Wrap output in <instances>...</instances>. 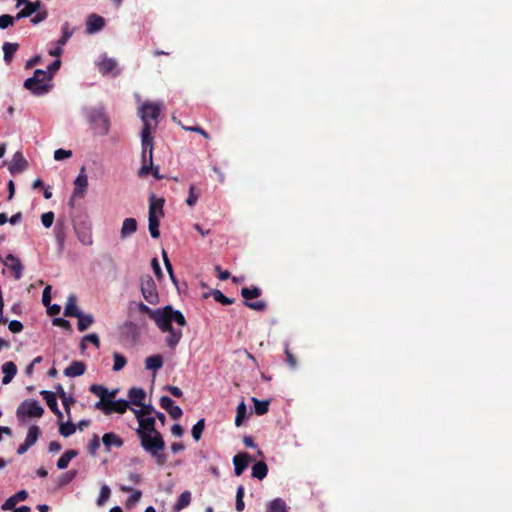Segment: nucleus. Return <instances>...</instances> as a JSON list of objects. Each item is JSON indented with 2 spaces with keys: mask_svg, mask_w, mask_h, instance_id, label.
Returning a JSON list of instances; mask_svg holds the SVG:
<instances>
[{
  "mask_svg": "<svg viewBox=\"0 0 512 512\" xmlns=\"http://www.w3.org/2000/svg\"><path fill=\"white\" fill-rule=\"evenodd\" d=\"M140 406V409H132L138 421L136 434L144 451L155 460L157 465L163 466L167 462V455L163 453L164 438L156 429V421L153 416L156 410L151 404L142 403Z\"/></svg>",
  "mask_w": 512,
  "mask_h": 512,
  "instance_id": "f257e3e1",
  "label": "nucleus"
},
{
  "mask_svg": "<svg viewBox=\"0 0 512 512\" xmlns=\"http://www.w3.org/2000/svg\"><path fill=\"white\" fill-rule=\"evenodd\" d=\"M137 309L147 314L162 332L168 334L165 339L166 345L172 350L175 349L183 336L181 328L187 324L183 313L180 310L174 309L171 305L151 309L142 302L137 304Z\"/></svg>",
  "mask_w": 512,
  "mask_h": 512,
  "instance_id": "f03ea898",
  "label": "nucleus"
},
{
  "mask_svg": "<svg viewBox=\"0 0 512 512\" xmlns=\"http://www.w3.org/2000/svg\"><path fill=\"white\" fill-rule=\"evenodd\" d=\"M81 114L88 123L90 129L98 136H106L111 129V119L104 104L94 106H83Z\"/></svg>",
  "mask_w": 512,
  "mask_h": 512,
  "instance_id": "7ed1b4c3",
  "label": "nucleus"
},
{
  "mask_svg": "<svg viewBox=\"0 0 512 512\" xmlns=\"http://www.w3.org/2000/svg\"><path fill=\"white\" fill-rule=\"evenodd\" d=\"M51 76L45 70L36 69L32 77L24 81V87L35 96H43L47 94L52 85L50 84Z\"/></svg>",
  "mask_w": 512,
  "mask_h": 512,
  "instance_id": "20e7f679",
  "label": "nucleus"
},
{
  "mask_svg": "<svg viewBox=\"0 0 512 512\" xmlns=\"http://www.w3.org/2000/svg\"><path fill=\"white\" fill-rule=\"evenodd\" d=\"M164 202L163 198H156L154 194L149 198L148 229L151 237L155 239L160 236L159 222L164 214Z\"/></svg>",
  "mask_w": 512,
  "mask_h": 512,
  "instance_id": "39448f33",
  "label": "nucleus"
},
{
  "mask_svg": "<svg viewBox=\"0 0 512 512\" xmlns=\"http://www.w3.org/2000/svg\"><path fill=\"white\" fill-rule=\"evenodd\" d=\"M163 104L161 102L146 101L139 109V116L143 122V127L155 129L158 125V118L160 116Z\"/></svg>",
  "mask_w": 512,
  "mask_h": 512,
  "instance_id": "423d86ee",
  "label": "nucleus"
},
{
  "mask_svg": "<svg viewBox=\"0 0 512 512\" xmlns=\"http://www.w3.org/2000/svg\"><path fill=\"white\" fill-rule=\"evenodd\" d=\"M44 409L37 400L27 399L21 402L16 410L18 420L23 421L28 417L39 418L43 415Z\"/></svg>",
  "mask_w": 512,
  "mask_h": 512,
  "instance_id": "0eeeda50",
  "label": "nucleus"
},
{
  "mask_svg": "<svg viewBox=\"0 0 512 512\" xmlns=\"http://www.w3.org/2000/svg\"><path fill=\"white\" fill-rule=\"evenodd\" d=\"M141 293L144 299L150 304H156L159 301L156 284L150 275H145L140 279Z\"/></svg>",
  "mask_w": 512,
  "mask_h": 512,
  "instance_id": "6e6552de",
  "label": "nucleus"
},
{
  "mask_svg": "<svg viewBox=\"0 0 512 512\" xmlns=\"http://www.w3.org/2000/svg\"><path fill=\"white\" fill-rule=\"evenodd\" d=\"M261 295V290L257 287L248 288L244 287L241 289V296L245 299V305L250 309L256 311H263L266 308V304L263 301L249 302V300L257 298Z\"/></svg>",
  "mask_w": 512,
  "mask_h": 512,
  "instance_id": "1a4fd4ad",
  "label": "nucleus"
},
{
  "mask_svg": "<svg viewBox=\"0 0 512 512\" xmlns=\"http://www.w3.org/2000/svg\"><path fill=\"white\" fill-rule=\"evenodd\" d=\"M128 406H129V402L125 399H118V400L107 399V402H106L105 406L102 407L101 411H103V413L106 415H110L114 412L123 414L126 412Z\"/></svg>",
  "mask_w": 512,
  "mask_h": 512,
  "instance_id": "9d476101",
  "label": "nucleus"
},
{
  "mask_svg": "<svg viewBox=\"0 0 512 512\" xmlns=\"http://www.w3.org/2000/svg\"><path fill=\"white\" fill-rule=\"evenodd\" d=\"M97 66L102 75L112 74L117 76L120 74V70H117V62L113 58L103 56L97 63Z\"/></svg>",
  "mask_w": 512,
  "mask_h": 512,
  "instance_id": "9b49d317",
  "label": "nucleus"
},
{
  "mask_svg": "<svg viewBox=\"0 0 512 512\" xmlns=\"http://www.w3.org/2000/svg\"><path fill=\"white\" fill-rule=\"evenodd\" d=\"M159 404L161 408L166 410L170 417L174 420L179 419L183 414L182 409L175 405L174 401L168 396H162L159 400Z\"/></svg>",
  "mask_w": 512,
  "mask_h": 512,
  "instance_id": "f8f14e48",
  "label": "nucleus"
},
{
  "mask_svg": "<svg viewBox=\"0 0 512 512\" xmlns=\"http://www.w3.org/2000/svg\"><path fill=\"white\" fill-rule=\"evenodd\" d=\"M28 163L21 152L17 151L14 153L9 165L8 170L12 175L21 173L26 169Z\"/></svg>",
  "mask_w": 512,
  "mask_h": 512,
  "instance_id": "ddd939ff",
  "label": "nucleus"
},
{
  "mask_svg": "<svg viewBox=\"0 0 512 512\" xmlns=\"http://www.w3.org/2000/svg\"><path fill=\"white\" fill-rule=\"evenodd\" d=\"M105 26V20L103 17L97 14H90L86 20V33L95 34L101 31Z\"/></svg>",
  "mask_w": 512,
  "mask_h": 512,
  "instance_id": "4468645a",
  "label": "nucleus"
},
{
  "mask_svg": "<svg viewBox=\"0 0 512 512\" xmlns=\"http://www.w3.org/2000/svg\"><path fill=\"white\" fill-rule=\"evenodd\" d=\"M88 187V177L85 173V167H82L80 173L74 180V197H82Z\"/></svg>",
  "mask_w": 512,
  "mask_h": 512,
  "instance_id": "2eb2a0df",
  "label": "nucleus"
},
{
  "mask_svg": "<svg viewBox=\"0 0 512 512\" xmlns=\"http://www.w3.org/2000/svg\"><path fill=\"white\" fill-rule=\"evenodd\" d=\"M251 457L246 452L238 453L233 457L234 473L240 476L248 467Z\"/></svg>",
  "mask_w": 512,
  "mask_h": 512,
  "instance_id": "dca6fc26",
  "label": "nucleus"
},
{
  "mask_svg": "<svg viewBox=\"0 0 512 512\" xmlns=\"http://www.w3.org/2000/svg\"><path fill=\"white\" fill-rule=\"evenodd\" d=\"M142 166L138 171L140 177L147 176L153 168V152L148 150H142L141 153Z\"/></svg>",
  "mask_w": 512,
  "mask_h": 512,
  "instance_id": "f3484780",
  "label": "nucleus"
},
{
  "mask_svg": "<svg viewBox=\"0 0 512 512\" xmlns=\"http://www.w3.org/2000/svg\"><path fill=\"white\" fill-rule=\"evenodd\" d=\"M75 232L78 240L86 246H91L93 244L92 232L90 225L81 224L80 226L75 228Z\"/></svg>",
  "mask_w": 512,
  "mask_h": 512,
  "instance_id": "a211bd4d",
  "label": "nucleus"
},
{
  "mask_svg": "<svg viewBox=\"0 0 512 512\" xmlns=\"http://www.w3.org/2000/svg\"><path fill=\"white\" fill-rule=\"evenodd\" d=\"M102 442L106 451H110L112 447L121 448L124 444L122 438L114 432L105 433L102 436Z\"/></svg>",
  "mask_w": 512,
  "mask_h": 512,
  "instance_id": "6ab92c4d",
  "label": "nucleus"
},
{
  "mask_svg": "<svg viewBox=\"0 0 512 512\" xmlns=\"http://www.w3.org/2000/svg\"><path fill=\"white\" fill-rule=\"evenodd\" d=\"M40 394L45 399L48 407L57 416V418L58 419H62L63 418V414H62V412L58 408V403H57V399H56L55 394L53 392H51V391H48V390H42L40 392Z\"/></svg>",
  "mask_w": 512,
  "mask_h": 512,
  "instance_id": "aec40b11",
  "label": "nucleus"
},
{
  "mask_svg": "<svg viewBox=\"0 0 512 512\" xmlns=\"http://www.w3.org/2000/svg\"><path fill=\"white\" fill-rule=\"evenodd\" d=\"M41 8V1L37 0L35 2L28 1L24 4V8L21 9L16 15V20H21L23 18L31 17L36 11Z\"/></svg>",
  "mask_w": 512,
  "mask_h": 512,
  "instance_id": "412c9836",
  "label": "nucleus"
},
{
  "mask_svg": "<svg viewBox=\"0 0 512 512\" xmlns=\"http://www.w3.org/2000/svg\"><path fill=\"white\" fill-rule=\"evenodd\" d=\"M89 390L100 398V400L95 404V407L101 410L107 402L106 398L108 396V389L103 385L93 384L90 386Z\"/></svg>",
  "mask_w": 512,
  "mask_h": 512,
  "instance_id": "4be33fe9",
  "label": "nucleus"
},
{
  "mask_svg": "<svg viewBox=\"0 0 512 512\" xmlns=\"http://www.w3.org/2000/svg\"><path fill=\"white\" fill-rule=\"evenodd\" d=\"M28 498L26 490H20L11 497H9L1 506L2 510L8 511L14 509L16 504L20 501H25Z\"/></svg>",
  "mask_w": 512,
  "mask_h": 512,
  "instance_id": "5701e85b",
  "label": "nucleus"
},
{
  "mask_svg": "<svg viewBox=\"0 0 512 512\" xmlns=\"http://www.w3.org/2000/svg\"><path fill=\"white\" fill-rule=\"evenodd\" d=\"M77 298L71 294L68 296L67 303L64 308V315L66 317L78 318L83 312L76 305Z\"/></svg>",
  "mask_w": 512,
  "mask_h": 512,
  "instance_id": "b1692460",
  "label": "nucleus"
},
{
  "mask_svg": "<svg viewBox=\"0 0 512 512\" xmlns=\"http://www.w3.org/2000/svg\"><path fill=\"white\" fill-rule=\"evenodd\" d=\"M86 365L82 361H73L64 370V375L67 377H78L85 373Z\"/></svg>",
  "mask_w": 512,
  "mask_h": 512,
  "instance_id": "393cba45",
  "label": "nucleus"
},
{
  "mask_svg": "<svg viewBox=\"0 0 512 512\" xmlns=\"http://www.w3.org/2000/svg\"><path fill=\"white\" fill-rule=\"evenodd\" d=\"M145 397H146V392L143 388L132 387L128 391L129 400H127V401L133 405L139 406V405H142Z\"/></svg>",
  "mask_w": 512,
  "mask_h": 512,
  "instance_id": "a878e982",
  "label": "nucleus"
},
{
  "mask_svg": "<svg viewBox=\"0 0 512 512\" xmlns=\"http://www.w3.org/2000/svg\"><path fill=\"white\" fill-rule=\"evenodd\" d=\"M153 130L154 129H150L148 125H146V127H142L140 134L142 150H148L149 152H153Z\"/></svg>",
  "mask_w": 512,
  "mask_h": 512,
  "instance_id": "bb28decb",
  "label": "nucleus"
},
{
  "mask_svg": "<svg viewBox=\"0 0 512 512\" xmlns=\"http://www.w3.org/2000/svg\"><path fill=\"white\" fill-rule=\"evenodd\" d=\"M2 372L4 374L2 378V384L7 385L15 377L17 373V366L12 361L5 362L2 365Z\"/></svg>",
  "mask_w": 512,
  "mask_h": 512,
  "instance_id": "cd10ccee",
  "label": "nucleus"
},
{
  "mask_svg": "<svg viewBox=\"0 0 512 512\" xmlns=\"http://www.w3.org/2000/svg\"><path fill=\"white\" fill-rule=\"evenodd\" d=\"M137 230V221L134 218H126L122 223V227L120 230V237L122 239H126L132 234H134Z\"/></svg>",
  "mask_w": 512,
  "mask_h": 512,
  "instance_id": "c85d7f7f",
  "label": "nucleus"
},
{
  "mask_svg": "<svg viewBox=\"0 0 512 512\" xmlns=\"http://www.w3.org/2000/svg\"><path fill=\"white\" fill-rule=\"evenodd\" d=\"M7 262H10L9 268L13 272V276L16 280H19L23 275V265L19 258L15 257L12 254H9L6 257Z\"/></svg>",
  "mask_w": 512,
  "mask_h": 512,
  "instance_id": "c756f323",
  "label": "nucleus"
},
{
  "mask_svg": "<svg viewBox=\"0 0 512 512\" xmlns=\"http://www.w3.org/2000/svg\"><path fill=\"white\" fill-rule=\"evenodd\" d=\"M19 49L18 43L4 42L2 46L3 50V60L7 65H10L15 53Z\"/></svg>",
  "mask_w": 512,
  "mask_h": 512,
  "instance_id": "7c9ffc66",
  "label": "nucleus"
},
{
  "mask_svg": "<svg viewBox=\"0 0 512 512\" xmlns=\"http://www.w3.org/2000/svg\"><path fill=\"white\" fill-rule=\"evenodd\" d=\"M78 455V451L70 449L65 451L57 461V468L64 470L68 467L70 461Z\"/></svg>",
  "mask_w": 512,
  "mask_h": 512,
  "instance_id": "2f4dec72",
  "label": "nucleus"
},
{
  "mask_svg": "<svg viewBox=\"0 0 512 512\" xmlns=\"http://www.w3.org/2000/svg\"><path fill=\"white\" fill-rule=\"evenodd\" d=\"M163 366V357L160 354L149 356L145 359V368L156 372Z\"/></svg>",
  "mask_w": 512,
  "mask_h": 512,
  "instance_id": "473e14b6",
  "label": "nucleus"
},
{
  "mask_svg": "<svg viewBox=\"0 0 512 512\" xmlns=\"http://www.w3.org/2000/svg\"><path fill=\"white\" fill-rule=\"evenodd\" d=\"M268 473L267 464L263 461H258L252 466L251 476L258 480H263Z\"/></svg>",
  "mask_w": 512,
  "mask_h": 512,
  "instance_id": "72a5a7b5",
  "label": "nucleus"
},
{
  "mask_svg": "<svg viewBox=\"0 0 512 512\" xmlns=\"http://www.w3.org/2000/svg\"><path fill=\"white\" fill-rule=\"evenodd\" d=\"M265 512H288V507L283 499L275 498L267 504Z\"/></svg>",
  "mask_w": 512,
  "mask_h": 512,
  "instance_id": "f704fd0d",
  "label": "nucleus"
},
{
  "mask_svg": "<svg viewBox=\"0 0 512 512\" xmlns=\"http://www.w3.org/2000/svg\"><path fill=\"white\" fill-rule=\"evenodd\" d=\"M191 502V493L189 491H184L178 497L176 503L174 504V511L179 512L185 507H187Z\"/></svg>",
  "mask_w": 512,
  "mask_h": 512,
  "instance_id": "c9c22d12",
  "label": "nucleus"
},
{
  "mask_svg": "<svg viewBox=\"0 0 512 512\" xmlns=\"http://www.w3.org/2000/svg\"><path fill=\"white\" fill-rule=\"evenodd\" d=\"M74 29H71L70 28V25L68 22H65L62 26H61V32H62V35L61 37L55 42V44H59L60 46H64L68 40L72 37L73 33H74Z\"/></svg>",
  "mask_w": 512,
  "mask_h": 512,
  "instance_id": "e433bc0d",
  "label": "nucleus"
},
{
  "mask_svg": "<svg viewBox=\"0 0 512 512\" xmlns=\"http://www.w3.org/2000/svg\"><path fill=\"white\" fill-rule=\"evenodd\" d=\"M39 435H40L39 427L36 425H31L28 429V433L26 435L24 442L29 447H32L37 442Z\"/></svg>",
  "mask_w": 512,
  "mask_h": 512,
  "instance_id": "4c0bfd02",
  "label": "nucleus"
},
{
  "mask_svg": "<svg viewBox=\"0 0 512 512\" xmlns=\"http://www.w3.org/2000/svg\"><path fill=\"white\" fill-rule=\"evenodd\" d=\"M77 319V327L81 332L87 330L94 323V317L91 314L82 313Z\"/></svg>",
  "mask_w": 512,
  "mask_h": 512,
  "instance_id": "58836bf2",
  "label": "nucleus"
},
{
  "mask_svg": "<svg viewBox=\"0 0 512 512\" xmlns=\"http://www.w3.org/2000/svg\"><path fill=\"white\" fill-rule=\"evenodd\" d=\"M252 402L254 404L255 413L259 416L264 415L268 412L269 409V400H259L256 397H252Z\"/></svg>",
  "mask_w": 512,
  "mask_h": 512,
  "instance_id": "ea45409f",
  "label": "nucleus"
},
{
  "mask_svg": "<svg viewBox=\"0 0 512 512\" xmlns=\"http://www.w3.org/2000/svg\"><path fill=\"white\" fill-rule=\"evenodd\" d=\"M205 429V419H199L192 427L191 434L195 441H199L201 439L202 433Z\"/></svg>",
  "mask_w": 512,
  "mask_h": 512,
  "instance_id": "a19ab883",
  "label": "nucleus"
},
{
  "mask_svg": "<svg viewBox=\"0 0 512 512\" xmlns=\"http://www.w3.org/2000/svg\"><path fill=\"white\" fill-rule=\"evenodd\" d=\"M246 413H247L246 404L242 401L241 403L238 404L237 409H236L235 425L237 427L242 425L243 420L246 417Z\"/></svg>",
  "mask_w": 512,
  "mask_h": 512,
  "instance_id": "79ce46f5",
  "label": "nucleus"
},
{
  "mask_svg": "<svg viewBox=\"0 0 512 512\" xmlns=\"http://www.w3.org/2000/svg\"><path fill=\"white\" fill-rule=\"evenodd\" d=\"M198 198L199 192L197 191L196 186L194 184H191L189 186L188 197L186 198L185 202L188 206L193 207L197 203Z\"/></svg>",
  "mask_w": 512,
  "mask_h": 512,
  "instance_id": "37998d69",
  "label": "nucleus"
},
{
  "mask_svg": "<svg viewBox=\"0 0 512 512\" xmlns=\"http://www.w3.org/2000/svg\"><path fill=\"white\" fill-rule=\"evenodd\" d=\"M113 360V371L115 372L122 370L127 364V359L122 354L117 352L113 354Z\"/></svg>",
  "mask_w": 512,
  "mask_h": 512,
  "instance_id": "c03bdc74",
  "label": "nucleus"
},
{
  "mask_svg": "<svg viewBox=\"0 0 512 512\" xmlns=\"http://www.w3.org/2000/svg\"><path fill=\"white\" fill-rule=\"evenodd\" d=\"M76 431V426L74 423L68 421L67 423H61L59 427V433L63 437H69L74 434Z\"/></svg>",
  "mask_w": 512,
  "mask_h": 512,
  "instance_id": "a18cd8bd",
  "label": "nucleus"
},
{
  "mask_svg": "<svg viewBox=\"0 0 512 512\" xmlns=\"http://www.w3.org/2000/svg\"><path fill=\"white\" fill-rule=\"evenodd\" d=\"M111 490L108 485L104 484L101 489L99 496L97 498V505L102 506L110 497Z\"/></svg>",
  "mask_w": 512,
  "mask_h": 512,
  "instance_id": "49530a36",
  "label": "nucleus"
},
{
  "mask_svg": "<svg viewBox=\"0 0 512 512\" xmlns=\"http://www.w3.org/2000/svg\"><path fill=\"white\" fill-rule=\"evenodd\" d=\"M99 448H100L99 436L97 434H94L87 446L88 453L92 456H95Z\"/></svg>",
  "mask_w": 512,
  "mask_h": 512,
  "instance_id": "de8ad7c7",
  "label": "nucleus"
},
{
  "mask_svg": "<svg viewBox=\"0 0 512 512\" xmlns=\"http://www.w3.org/2000/svg\"><path fill=\"white\" fill-rule=\"evenodd\" d=\"M212 295L214 300L222 305H231L234 302L233 299L226 297L220 290H214Z\"/></svg>",
  "mask_w": 512,
  "mask_h": 512,
  "instance_id": "09e8293b",
  "label": "nucleus"
},
{
  "mask_svg": "<svg viewBox=\"0 0 512 512\" xmlns=\"http://www.w3.org/2000/svg\"><path fill=\"white\" fill-rule=\"evenodd\" d=\"M85 341H88L95 345L97 348L100 346V339L96 333H90L83 337V340L81 342V349L84 350L86 348Z\"/></svg>",
  "mask_w": 512,
  "mask_h": 512,
  "instance_id": "8fccbe9b",
  "label": "nucleus"
},
{
  "mask_svg": "<svg viewBox=\"0 0 512 512\" xmlns=\"http://www.w3.org/2000/svg\"><path fill=\"white\" fill-rule=\"evenodd\" d=\"M15 16H11L9 14H3L0 16V29H7L10 26H13L15 23Z\"/></svg>",
  "mask_w": 512,
  "mask_h": 512,
  "instance_id": "3c124183",
  "label": "nucleus"
},
{
  "mask_svg": "<svg viewBox=\"0 0 512 512\" xmlns=\"http://www.w3.org/2000/svg\"><path fill=\"white\" fill-rule=\"evenodd\" d=\"M34 14L35 15L30 20L33 25H37V24L43 22L48 17V12L45 9L44 10L39 9Z\"/></svg>",
  "mask_w": 512,
  "mask_h": 512,
  "instance_id": "603ef678",
  "label": "nucleus"
},
{
  "mask_svg": "<svg viewBox=\"0 0 512 512\" xmlns=\"http://www.w3.org/2000/svg\"><path fill=\"white\" fill-rule=\"evenodd\" d=\"M54 218V213L49 211L41 215V222L45 228H50L54 222Z\"/></svg>",
  "mask_w": 512,
  "mask_h": 512,
  "instance_id": "864d4df0",
  "label": "nucleus"
},
{
  "mask_svg": "<svg viewBox=\"0 0 512 512\" xmlns=\"http://www.w3.org/2000/svg\"><path fill=\"white\" fill-rule=\"evenodd\" d=\"M71 156H72L71 150L57 149L54 152V159L57 161H62V160L68 159Z\"/></svg>",
  "mask_w": 512,
  "mask_h": 512,
  "instance_id": "5fc2aeb1",
  "label": "nucleus"
},
{
  "mask_svg": "<svg viewBox=\"0 0 512 512\" xmlns=\"http://www.w3.org/2000/svg\"><path fill=\"white\" fill-rule=\"evenodd\" d=\"M61 401L64 406V409L67 413L70 411V405L75 402V399L71 396H67L66 392L61 393Z\"/></svg>",
  "mask_w": 512,
  "mask_h": 512,
  "instance_id": "6e6d98bb",
  "label": "nucleus"
},
{
  "mask_svg": "<svg viewBox=\"0 0 512 512\" xmlns=\"http://www.w3.org/2000/svg\"><path fill=\"white\" fill-rule=\"evenodd\" d=\"M77 475L76 470H69L61 476V484L65 485L70 483Z\"/></svg>",
  "mask_w": 512,
  "mask_h": 512,
  "instance_id": "4d7b16f0",
  "label": "nucleus"
},
{
  "mask_svg": "<svg viewBox=\"0 0 512 512\" xmlns=\"http://www.w3.org/2000/svg\"><path fill=\"white\" fill-rule=\"evenodd\" d=\"M8 328L12 333H20L24 327L20 321L12 320L9 322Z\"/></svg>",
  "mask_w": 512,
  "mask_h": 512,
  "instance_id": "13d9d810",
  "label": "nucleus"
},
{
  "mask_svg": "<svg viewBox=\"0 0 512 512\" xmlns=\"http://www.w3.org/2000/svg\"><path fill=\"white\" fill-rule=\"evenodd\" d=\"M60 66L61 61L59 59H56L47 67L46 72L51 76V79L53 78L54 74L59 70Z\"/></svg>",
  "mask_w": 512,
  "mask_h": 512,
  "instance_id": "bf43d9fd",
  "label": "nucleus"
},
{
  "mask_svg": "<svg viewBox=\"0 0 512 512\" xmlns=\"http://www.w3.org/2000/svg\"><path fill=\"white\" fill-rule=\"evenodd\" d=\"M53 324L66 330L71 328V323L68 320L60 317L54 318Z\"/></svg>",
  "mask_w": 512,
  "mask_h": 512,
  "instance_id": "052dcab7",
  "label": "nucleus"
},
{
  "mask_svg": "<svg viewBox=\"0 0 512 512\" xmlns=\"http://www.w3.org/2000/svg\"><path fill=\"white\" fill-rule=\"evenodd\" d=\"M141 496H142V492L140 490L134 491L132 493V495L128 497L127 505L130 506V505L138 502L140 500Z\"/></svg>",
  "mask_w": 512,
  "mask_h": 512,
  "instance_id": "680f3d73",
  "label": "nucleus"
},
{
  "mask_svg": "<svg viewBox=\"0 0 512 512\" xmlns=\"http://www.w3.org/2000/svg\"><path fill=\"white\" fill-rule=\"evenodd\" d=\"M165 389L174 397H181L183 395L182 390L177 386L167 385Z\"/></svg>",
  "mask_w": 512,
  "mask_h": 512,
  "instance_id": "e2e57ef3",
  "label": "nucleus"
},
{
  "mask_svg": "<svg viewBox=\"0 0 512 512\" xmlns=\"http://www.w3.org/2000/svg\"><path fill=\"white\" fill-rule=\"evenodd\" d=\"M50 291H51V287L50 286H46L43 290V293H42V302L45 306H48L49 303H50V300H51V295H50Z\"/></svg>",
  "mask_w": 512,
  "mask_h": 512,
  "instance_id": "0e129e2a",
  "label": "nucleus"
},
{
  "mask_svg": "<svg viewBox=\"0 0 512 512\" xmlns=\"http://www.w3.org/2000/svg\"><path fill=\"white\" fill-rule=\"evenodd\" d=\"M62 446L58 441H51L48 445V451L50 453H57L61 450Z\"/></svg>",
  "mask_w": 512,
  "mask_h": 512,
  "instance_id": "69168bd1",
  "label": "nucleus"
},
{
  "mask_svg": "<svg viewBox=\"0 0 512 512\" xmlns=\"http://www.w3.org/2000/svg\"><path fill=\"white\" fill-rule=\"evenodd\" d=\"M171 433L175 437H181L183 435V433H184V430H183V428H182V426L180 424H174L171 427Z\"/></svg>",
  "mask_w": 512,
  "mask_h": 512,
  "instance_id": "338daca9",
  "label": "nucleus"
},
{
  "mask_svg": "<svg viewBox=\"0 0 512 512\" xmlns=\"http://www.w3.org/2000/svg\"><path fill=\"white\" fill-rule=\"evenodd\" d=\"M63 46H60L59 44H56V46L49 50V55L54 57H60L63 53Z\"/></svg>",
  "mask_w": 512,
  "mask_h": 512,
  "instance_id": "774afa93",
  "label": "nucleus"
}]
</instances>
